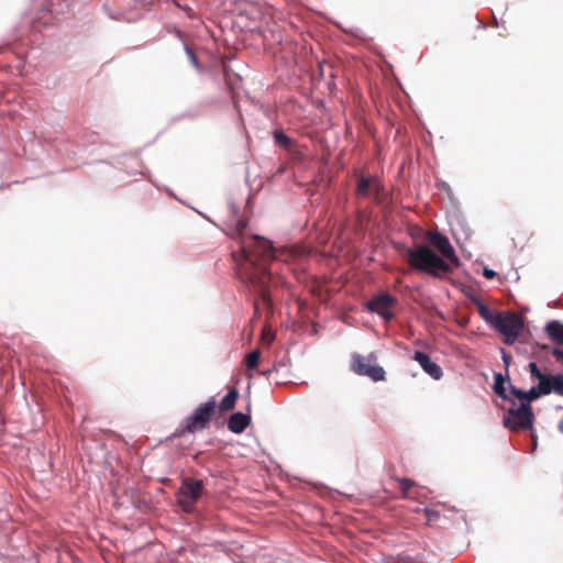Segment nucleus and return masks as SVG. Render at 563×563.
Returning a JSON list of instances; mask_svg holds the SVG:
<instances>
[{"label": "nucleus", "instance_id": "obj_2", "mask_svg": "<svg viewBox=\"0 0 563 563\" xmlns=\"http://www.w3.org/2000/svg\"><path fill=\"white\" fill-rule=\"evenodd\" d=\"M426 238L441 256L424 244H418L412 249H404L406 261L412 269L434 278H442L445 274L452 272L451 264L460 266V258L444 234L428 231Z\"/></svg>", "mask_w": 563, "mask_h": 563}, {"label": "nucleus", "instance_id": "obj_18", "mask_svg": "<svg viewBox=\"0 0 563 563\" xmlns=\"http://www.w3.org/2000/svg\"><path fill=\"white\" fill-rule=\"evenodd\" d=\"M543 395H545L544 389H542V384L539 383L537 386L531 387L529 391H526L525 401L530 404L532 400H536Z\"/></svg>", "mask_w": 563, "mask_h": 563}, {"label": "nucleus", "instance_id": "obj_4", "mask_svg": "<svg viewBox=\"0 0 563 563\" xmlns=\"http://www.w3.org/2000/svg\"><path fill=\"white\" fill-rule=\"evenodd\" d=\"M351 371L361 376H367L374 382L385 379V371L382 366L377 365V356L375 353H369L367 356L354 353L351 357Z\"/></svg>", "mask_w": 563, "mask_h": 563}, {"label": "nucleus", "instance_id": "obj_5", "mask_svg": "<svg viewBox=\"0 0 563 563\" xmlns=\"http://www.w3.org/2000/svg\"><path fill=\"white\" fill-rule=\"evenodd\" d=\"M493 327L503 334L504 343L511 345L522 331L523 321L521 317L514 312L497 313Z\"/></svg>", "mask_w": 563, "mask_h": 563}, {"label": "nucleus", "instance_id": "obj_3", "mask_svg": "<svg viewBox=\"0 0 563 563\" xmlns=\"http://www.w3.org/2000/svg\"><path fill=\"white\" fill-rule=\"evenodd\" d=\"M217 409V401L214 398L200 404L194 412L185 420L181 428L175 431L174 438L183 437L186 433H196L208 428Z\"/></svg>", "mask_w": 563, "mask_h": 563}, {"label": "nucleus", "instance_id": "obj_27", "mask_svg": "<svg viewBox=\"0 0 563 563\" xmlns=\"http://www.w3.org/2000/svg\"><path fill=\"white\" fill-rule=\"evenodd\" d=\"M552 355L556 357V360H563V350L554 347L552 350Z\"/></svg>", "mask_w": 563, "mask_h": 563}, {"label": "nucleus", "instance_id": "obj_17", "mask_svg": "<svg viewBox=\"0 0 563 563\" xmlns=\"http://www.w3.org/2000/svg\"><path fill=\"white\" fill-rule=\"evenodd\" d=\"M494 391L501 398L508 399L506 395L505 380L501 374L495 375Z\"/></svg>", "mask_w": 563, "mask_h": 563}, {"label": "nucleus", "instance_id": "obj_13", "mask_svg": "<svg viewBox=\"0 0 563 563\" xmlns=\"http://www.w3.org/2000/svg\"><path fill=\"white\" fill-rule=\"evenodd\" d=\"M545 333L549 339L556 344L563 345V323L556 320L550 321L545 325Z\"/></svg>", "mask_w": 563, "mask_h": 563}, {"label": "nucleus", "instance_id": "obj_28", "mask_svg": "<svg viewBox=\"0 0 563 563\" xmlns=\"http://www.w3.org/2000/svg\"><path fill=\"white\" fill-rule=\"evenodd\" d=\"M483 275L488 278V279H492L495 277L496 273L489 268H484V272H483Z\"/></svg>", "mask_w": 563, "mask_h": 563}, {"label": "nucleus", "instance_id": "obj_26", "mask_svg": "<svg viewBox=\"0 0 563 563\" xmlns=\"http://www.w3.org/2000/svg\"><path fill=\"white\" fill-rule=\"evenodd\" d=\"M501 357L505 363V366L508 367L510 365V362L512 358L510 353H508L506 350L501 349Z\"/></svg>", "mask_w": 563, "mask_h": 563}, {"label": "nucleus", "instance_id": "obj_8", "mask_svg": "<svg viewBox=\"0 0 563 563\" xmlns=\"http://www.w3.org/2000/svg\"><path fill=\"white\" fill-rule=\"evenodd\" d=\"M384 191V186L376 176H357L356 195L363 198H374L379 200Z\"/></svg>", "mask_w": 563, "mask_h": 563}, {"label": "nucleus", "instance_id": "obj_10", "mask_svg": "<svg viewBox=\"0 0 563 563\" xmlns=\"http://www.w3.org/2000/svg\"><path fill=\"white\" fill-rule=\"evenodd\" d=\"M247 412H234L228 419V429L236 434L242 433L251 424V402L249 401Z\"/></svg>", "mask_w": 563, "mask_h": 563}, {"label": "nucleus", "instance_id": "obj_12", "mask_svg": "<svg viewBox=\"0 0 563 563\" xmlns=\"http://www.w3.org/2000/svg\"><path fill=\"white\" fill-rule=\"evenodd\" d=\"M541 384L545 395L555 393L556 395L563 396V374L547 375L545 378L541 380Z\"/></svg>", "mask_w": 563, "mask_h": 563}, {"label": "nucleus", "instance_id": "obj_20", "mask_svg": "<svg viewBox=\"0 0 563 563\" xmlns=\"http://www.w3.org/2000/svg\"><path fill=\"white\" fill-rule=\"evenodd\" d=\"M261 358V352L258 350L252 351L250 354L245 357V364L249 369H254L257 367L258 362Z\"/></svg>", "mask_w": 563, "mask_h": 563}, {"label": "nucleus", "instance_id": "obj_25", "mask_svg": "<svg viewBox=\"0 0 563 563\" xmlns=\"http://www.w3.org/2000/svg\"><path fill=\"white\" fill-rule=\"evenodd\" d=\"M186 52H187L188 57H189L190 62L192 63V65L195 67H198V59H197V56L194 53V51L191 48H189L188 46H186Z\"/></svg>", "mask_w": 563, "mask_h": 563}, {"label": "nucleus", "instance_id": "obj_22", "mask_svg": "<svg viewBox=\"0 0 563 563\" xmlns=\"http://www.w3.org/2000/svg\"><path fill=\"white\" fill-rule=\"evenodd\" d=\"M423 512L427 517V525H432L433 522L438 521L440 518V512L434 509L424 508Z\"/></svg>", "mask_w": 563, "mask_h": 563}, {"label": "nucleus", "instance_id": "obj_6", "mask_svg": "<svg viewBox=\"0 0 563 563\" xmlns=\"http://www.w3.org/2000/svg\"><path fill=\"white\" fill-rule=\"evenodd\" d=\"M202 492L203 483L201 479L187 477L183 479L181 487L177 494V503L185 512H192Z\"/></svg>", "mask_w": 563, "mask_h": 563}, {"label": "nucleus", "instance_id": "obj_15", "mask_svg": "<svg viewBox=\"0 0 563 563\" xmlns=\"http://www.w3.org/2000/svg\"><path fill=\"white\" fill-rule=\"evenodd\" d=\"M395 479L398 482L400 490H401V497L402 498H410L409 492L412 487L416 486V483L410 478H404V477H395Z\"/></svg>", "mask_w": 563, "mask_h": 563}, {"label": "nucleus", "instance_id": "obj_14", "mask_svg": "<svg viewBox=\"0 0 563 563\" xmlns=\"http://www.w3.org/2000/svg\"><path fill=\"white\" fill-rule=\"evenodd\" d=\"M239 398V390L236 388H231L228 394L222 398L219 405V409L221 412H227L232 410L235 407L236 400Z\"/></svg>", "mask_w": 563, "mask_h": 563}, {"label": "nucleus", "instance_id": "obj_24", "mask_svg": "<svg viewBox=\"0 0 563 563\" xmlns=\"http://www.w3.org/2000/svg\"><path fill=\"white\" fill-rule=\"evenodd\" d=\"M395 563H423V562L417 561L409 555L399 554V555H397Z\"/></svg>", "mask_w": 563, "mask_h": 563}, {"label": "nucleus", "instance_id": "obj_11", "mask_svg": "<svg viewBox=\"0 0 563 563\" xmlns=\"http://www.w3.org/2000/svg\"><path fill=\"white\" fill-rule=\"evenodd\" d=\"M413 360L419 363L421 368L430 375L433 379H440L443 376L442 368L431 361L428 354L421 351H416Z\"/></svg>", "mask_w": 563, "mask_h": 563}, {"label": "nucleus", "instance_id": "obj_1", "mask_svg": "<svg viewBox=\"0 0 563 563\" xmlns=\"http://www.w3.org/2000/svg\"><path fill=\"white\" fill-rule=\"evenodd\" d=\"M246 225L247 222L244 219H239L235 224V233L241 239L243 254L238 275L249 290L258 295L263 303L271 308L269 284L272 273L268 265L275 260L274 249L272 243L264 238L254 235L247 240L244 239L242 235Z\"/></svg>", "mask_w": 563, "mask_h": 563}, {"label": "nucleus", "instance_id": "obj_21", "mask_svg": "<svg viewBox=\"0 0 563 563\" xmlns=\"http://www.w3.org/2000/svg\"><path fill=\"white\" fill-rule=\"evenodd\" d=\"M528 368H529L530 376H531L532 378L538 379V380H539V383H541V380H543V379L545 378V376H547L545 374H543V373L539 369V367H538L537 363H534V362L529 363Z\"/></svg>", "mask_w": 563, "mask_h": 563}, {"label": "nucleus", "instance_id": "obj_19", "mask_svg": "<svg viewBox=\"0 0 563 563\" xmlns=\"http://www.w3.org/2000/svg\"><path fill=\"white\" fill-rule=\"evenodd\" d=\"M274 140L277 144L282 145L286 150H289L292 145V140L288 137L283 131H275Z\"/></svg>", "mask_w": 563, "mask_h": 563}, {"label": "nucleus", "instance_id": "obj_7", "mask_svg": "<svg viewBox=\"0 0 563 563\" xmlns=\"http://www.w3.org/2000/svg\"><path fill=\"white\" fill-rule=\"evenodd\" d=\"M512 420L506 419L505 426L511 429H530L533 423L534 415L531 405L527 401L520 402L517 407L515 402L509 408Z\"/></svg>", "mask_w": 563, "mask_h": 563}, {"label": "nucleus", "instance_id": "obj_16", "mask_svg": "<svg viewBox=\"0 0 563 563\" xmlns=\"http://www.w3.org/2000/svg\"><path fill=\"white\" fill-rule=\"evenodd\" d=\"M476 307H477V311L479 313V316L485 320L487 321L488 323H490L492 325H494V320L496 319V314H494L492 312V310L486 306L484 305L483 302L481 301H476Z\"/></svg>", "mask_w": 563, "mask_h": 563}, {"label": "nucleus", "instance_id": "obj_29", "mask_svg": "<svg viewBox=\"0 0 563 563\" xmlns=\"http://www.w3.org/2000/svg\"><path fill=\"white\" fill-rule=\"evenodd\" d=\"M262 339L266 340L267 343H271L273 341L274 336L272 334H267L266 332H264L262 335Z\"/></svg>", "mask_w": 563, "mask_h": 563}, {"label": "nucleus", "instance_id": "obj_23", "mask_svg": "<svg viewBox=\"0 0 563 563\" xmlns=\"http://www.w3.org/2000/svg\"><path fill=\"white\" fill-rule=\"evenodd\" d=\"M510 393L512 396H515L517 399H519L520 402H523L526 400V391L525 390H521L515 386H511Z\"/></svg>", "mask_w": 563, "mask_h": 563}, {"label": "nucleus", "instance_id": "obj_9", "mask_svg": "<svg viewBox=\"0 0 563 563\" xmlns=\"http://www.w3.org/2000/svg\"><path fill=\"white\" fill-rule=\"evenodd\" d=\"M397 303V299L387 294L382 292L375 297H373L367 303L366 307L369 311L376 312L382 316L386 321H390L394 318V313L390 311Z\"/></svg>", "mask_w": 563, "mask_h": 563}]
</instances>
